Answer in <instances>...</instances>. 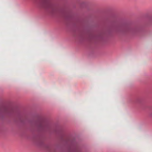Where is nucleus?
<instances>
[{"mask_svg": "<svg viewBox=\"0 0 152 152\" xmlns=\"http://www.w3.org/2000/svg\"><path fill=\"white\" fill-rule=\"evenodd\" d=\"M44 0V1H45V2H47V1H48V0Z\"/></svg>", "mask_w": 152, "mask_h": 152, "instance_id": "obj_1", "label": "nucleus"}]
</instances>
